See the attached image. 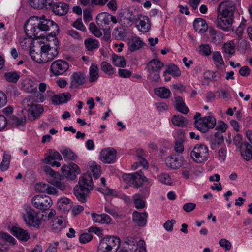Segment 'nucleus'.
Returning a JSON list of instances; mask_svg holds the SVG:
<instances>
[{
    "label": "nucleus",
    "instance_id": "nucleus-35",
    "mask_svg": "<svg viewBox=\"0 0 252 252\" xmlns=\"http://www.w3.org/2000/svg\"><path fill=\"white\" fill-rule=\"evenodd\" d=\"M98 67L94 64H92L89 70V82L91 83L97 81L99 77Z\"/></svg>",
    "mask_w": 252,
    "mask_h": 252
},
{
    "label": "nucleus",
    "instance_id": "nucleus-61",
    "mask_svg": "<svg viewBox=\"0 0 252 252\" xmlns=\"http://www.w3.org/2000/svg\"><path fill=\"white\" fill-rule=\"evenodd\" d=\"M49 182L51 184L58 188L61 190H64L66 188L65 184L61 182L60 181H58L55 179H52Z\"/></svg>",
    "mask_w": 252,
    "mask_h": 252
},
{
    "label": "nucleus",
    "instance_id": "nucleus-15",
    "mask_svg": "<svg viewBox=\"0 0 252 252\" xmlns=\"http://www.w3.org/2000/svg\"><path fill=\"white\" fill-rule=\"evenodd\" d=\"M62 159V156L58 152L52 150H49L47 156L42 161L44 163L50 164L53 167L56 166L59 167L61 166L60 163L54 160H61Z\"/></svg>",
    "mask_w": 252,
    "mask_h": 252
},
{
    "label": "nucleus",
    "instance_id": "nucleus-18",
    "mask_svg": "<svg viewBox=\"0 0 252 252\" xmlns=\"http://www.w3.org/2000/svg\"><path fill=\"white\" fill-rule=\"evenodd\" d=\"M49 9H52L56 15L60 16L65 15L67 13L69 9V5L64 2H53Z\"/></svg>",
    "mask_w": 252,
    "mask_h": 252
},
{
    "label": "nucleus",
    "instance_id": "nucleus-5",
    "mask_svg": "<svg viewBox=\"0 0 252 252\" xmlns=\"http://www.w3.org/2000/svg\"><path fill=\"white\" fill-rule=\"evenodd\" d=\"M120 245V239L116 236H107L100 241L98 252H116Z\"/></svg>",
    "mask_w": 252,
    "mask_h": 252
},
{
    "label": "nucleus",
    "instance_id": "nucleus-59",
    "mask_svg": "<svg viewBox=\"0 0 252 252\" xmlns=\"http://www.w3.org/2000/svg\"><path fill=\"white\" fill-rule=\"evenodd\" d=\"M174 149L177 153H182L183 152L184 148L182 139L180 138L176 141Z\"/></svg>",
    "mask_w": 252,
    "mask_h": 252
},
{
    "label": "nucleus",
    "instance_id": "nucleus-10",
    "mask_svg": "<svg viewBox=\"0 0 252 252\" xmlns=\"http://www.w3.org/2000/svg\"><path fill=\"white\" fill-rule=\"evenodd\" d=\"M216 124V120L213 116H207L197 121L195 128L202 133H206L210 129H213Z\"/></svg>",
    "mask_w": 252,
    "mask_h": 252
},
{
    "label": "nucleus",
    "instance_id": "nucleus-62",
    "mask_svg": "<svg viewBox=\"0 0 252 252\" xmlns=\"http://www.w3.org/2000/svg\"><path fill=\"white\" fill-rule=\"evenodd\" d=\"M196 207V204L192 202L185 203L183 206V210L187 213L190 212L194 210Z\"/></svg>",
    "mask_w": 252,
    "mask_h": 252
},
{
    "label": "nucleus",
    "instance_id": "nucleus-48",
    "mask_svg": "<svg viewBox=\"0 0 252 252\" xmlns=\"http://www.w3.org/2000/svg\"><path fill=\"white\" fill-rule=\"evenodd\" d=\"M235 47L233 41H231L224 43L223 45V49L226 53L233 55L235 53Z\"/></svg>",
    "mask_w": 252,
    "mask_h": 252
},
{
    "label": "nucleus",
    "instance_id": "nucleus-32",
    "mask_svg": "<svg viewBox=\"0 0 252 252\" xmlns=\"http://www.w3.org/2000/svg\"><path fill=\"white\" fill-rule=\"evenodd\" d=\"M22 87L28 93H35L37 90L35 83L31 79L25 80L22 84Z\"/></svg>",
    "mask_w": 252,
    "mask_h": 252
},
{
    "label": "nucleus",
    "instance_id": "nucleus-27",
    "mask_svg": "<svg viewBox=\"0 0 252 252\" xmlns=\"http://www.w3.org/2000/svg\"><path fill=\"white\" fill-rule=\"evenodd\" d=\"M91 216L93 221L95 222L101 224H109L111 221L110 217L106 214L99 215L94 213H92Z\"/></svg>",
    "mask_w": 252,
    "mask_h": 252
},
{
    "label": "nucleus",
    "instance_id": "nucleus-44",
    "mask_svg": "<svg viewBox=\"0 0 252 252\" xmlns=\"http://www.w3.org/2000/svg\"><path fill=\"white\" fill-rule=\"evenodd\" d=\"M10 159V155H9L6 152H4L3 156L2 161L0 164V169L2 171H5L8 169L9 167Z\"/></svg>",
    "mask_w": 252,
    "mask_h": 252
},
{
    "label": "nucleus",
    "instance_id": "nucleus-17",
    "mask_svg": "<svg viewBox=\"0 0 252 252\" xmlns=\"http://www.w3.org/2000/svg\"><path fill=\"white\" fill-rule=\"evenodd\" d=\"M96 21L99 28L102 29L104 32L107 30H110V14L107 12L100 13L96 16Z\"/></svg>",
    "mask_w": 252,
    "mask_h": 252
},
{
    "label": "nucleus",
    "instance_id": "nucleus-6",
    "mask_svg": "<svg viewBox=\"0 0 252 252\" xmlns=\"http://www.w3.org/2000/svg\"><path fill=\"white\" fill-rule=\"evenodd\" d=\"M54 46L51 47L50 45L46 44L41 46L40 53L42 59V63H44L53 60L59 54V43L57 38L53 39Z\"/></svg>",
    "mask_w": 252,
    "mask_h": 252
},
{
    "label": "nucleus",
    "instance_id": "nucleus-34",
    "mask_svg": "<svg viewBox=\"0 0 252 252\" xmlns=\"http://www.w3.org/2000/svg\"><path fill=\"white\" fill-rule=\"evenodd\" d=\"M155 94L161 98L167 99L170 97L171 92L169 89L162 87L155 89Z\"/></svg>",
    "mask_w": 252,
    "mask_h": 252
},
{
    "label": "nucleus",
    "instance_id": "nucleus-28",
    "mask_svg": "<svg viewBox=\"0 0 252 252\" xmlns=\"http://www.w3.org/2000/svg\"><path fill=\"white\" fill-rule=\"evenodd\" d=\"M175 99V108L182 113L186 114L189 111L188 108L186 106L184 101L182 97L176 96Z\"/></svg>",
    "mask_w": 252,
    "mask_h": 252
},
{
    "label": "nucleus",
    "instance_id": "nucleus-12",
    "mask_svg": "<svg viewBox=\"0 0 252 252\" xmlns=\"http://www.w3.org/2000/svg\"><path fill=\"white\" fill-rule=\"evenodd\" d=\"M117 155V151L113 148L109 147L101 151L100 159L104 163L111 164L115 162Z\"/></svg>",
    "mask_w": 252,
    "mask_h": 252
},
{
    "label": "nucleus",
    "instance_id": "nucleus-55",
    "mask_svg": "<svg viewBox=\"0 0 252 252\" xmlns=\"http://www.w3.org/2000/svg\"><path fill=\"white\" fill-rule=\"evenodd\" d=\"M72 26L75 29L82 32L86 31V28L82 23L81 18L77 19V20L72 23Z\"/></svg>",
    "mask_w": 252,
    "mask_h": 252
},
{
    "label": "nucleus",
    "instance_id": "nucleus-7",
    "mask_svg": "<svg viewBox=\"0 0 252 252\" xmlns=\"http://www.w3.org/2000/svg\"><path fill=\"white\" fill-rule=\"evenodd\" d=\"M22 105L28 112V117L31 121L38 118L43 111V107L39 104H34L30 98H25L22 101Z\"/></svg>",
    "mask_w": 252,
    "mask_h": 252
},
{
    "label": "nucleus",
    "instance_id": "nucleus-9",
    "mask_svg": "<svg viewBox=\"0 0 252 252\" xmlns=\"http://www.w3.org/2000/svg\"><path fill=\"white\" fill-rule=\"evenodd\" d=\"M209 150L204 144L196 145L190 153V156L194 161L201 163L208 159Z\"/></svg>",
    "mask_w": 252,
    "mask_h": 252
},
{
    "label": "nucleus",
    "instance_id": "nucleus-14",
    "mask_svg": "<svg viewBox=\"0 0 252 252\" xmlns=\"http://www.w3.org/2000/svg\"><path fill=\"white\" fill-rule=\"evenodd\" d=\"M119 22L123 27H129L132 25L135 16L129 9H125L119 14Z\"/></svg>",
    "mask_w": 252,
    "mask_h": 252
},
{
    "label": "nucleus",
    "instance_id": "nucleus-33",
    "mask_svg": "<svg viewBox=\"0 0 252 252\" xmlns=\"http://www.w3.org/2000/svg\"><path fill=\"white\" fill-rule=\"evenodd\" d=\"M209 32L212 37V41L215 44H219L223 40V34L214 29H210Z\"/></svg>",
    "mask_w": 252,
    "mask_h": 252
},
{
    "label": "nucleus",
    "instance_id": "nucleus-45",
    "mask_svg": "<svg viewBox=\"0 0 252 252\" xmlns=\"http://www.w3.org/2000/svg\"><path fill=\"white\" fill-rule=\"evenodd\" d=\"M19 74L16 71L6 72L4 74L5 79L9 82L15 83L20 78Z\"/></svg>",
    "mask_w": 252,
    "mask_h": 252
},
{
    "label": "nucleus",
    "instance_id": "nucleus-30",
    "mask_svg": "<svg viewBox=\"0 0 252 252\" xmlns=\"http://www.w3.org/2000/svg\"><path fill=\"white\" fill-rule=\"evenodd\" d=\"M166 164L168 167L172 169L180 167L182 164L181 161L176 156H172L168 157L166 159Z\"/></svg>",
    "mask_w": 252,
    "mask_h": 252
},
{
    "label": "nucleus",
    "instance_id": "nucleus-41",
    "mask_svg": "<svg viewBox=\"0 0 252 252\" xmlns=\"http://www.w3.org/2000/svg\"><path fill=\"white\" fill-rule=\"evenodd\" d=\"M10 124L13 126H24L26 122V118L25 116L18 117L16 116H12L9 120Z\"/></svg>",
    "mask_w": 252,
    "mask_h": 252
},
{
    "label": "nucleus",
    "instance_id": "nucleus-63",
    "mask_svg": "<svg viewBox=\"0 0 252 252\" xmlns=\"http://www.w3.org/2000/svg\"><path fill=\"white\" fill-rule=\"evenodd\" d=\"M219 244L220 246L225 249L226 251H228L231 249V243L227 240L222 238L219 241Z\"/></svg>",
    "mask_w": 252,
    "mask_h": 252
},
{
    "label": "nucleus",
    "instance_id": "nucleus-38",
    "mask_svg": "<svg viewBox=\"0 0 252 252\" xmlns=\"http://www.w3.org/2000/svg\"><path fill=\"white\" fill-rule=\"evenodd\" d=\"M166 74H171L175 77H178L181 75V73L178 66L175 64L167 66V69L163 73V76H165Z\"/></svg>",
    "mask_w": 252,
    "mask_h": 252
},
{
    "label": "nucleus",
    "instance_id": "nucleus-23",
    "mask_svg": "<svg viewBox=\"0 0 252 252\" xmlns=\"http://www.w3.org/2000/svg\"><path fill=\"white\" fill-rule=\"evenodd\" d=\"M86 82V76L81 72H77L73 73L71 77V86L77 88L79 85H82Z\"/></svg>",
    "mask_w": 252,
    "mask_h": 252
},
{
    "label": "nucleus",
    "instance_id": "nucleus-51",
    "mask_svg": "<svg viewBox=\"0 0 252 252\" xmlns=\"http://www.w3.org/2000/svg\"><path fill=\"white\" fill-rule=\"evenodd\" d=\"M93 177L97 179L101 175L100 166L95 163H93L90 167Z\"/></svg>",
    "mask_w": 252,
    "mask_h": 252
},
{
    "label": "nucleus",
    "instance_id": "nucleus-53",
    "mask_svg": "<svg viewBox=\"0 0 252 252\" xmlns=\"http://www.w3.org/2000/svg\"><path fill=\"white\" fill-rule=\"evenodd\" d=\"M123 240L125 243L132 246V248H130L132 251L136 250L137 249V247L136 245L137 242L134 237L131 236L126 237L124 238Z\"/></svg>",
    "mask_w": 252,
    "mask_h": 252
},
{
    "label": "nucleus",
    "instance_id": "nucleus-24",
    "mask_svg": "<svg viewBox=\"0 0 252 252\" xmlns=\"http://www.w3.org/2000/svg\"><path fill=\"white\" fill-rule=\"evenodd\" d=\"M164 63L160 60L158 59H153L147 64V69L148 71H160L163 67Z\"/></svg>",
    "mask_w": 252,
    "mask_h": 252
},
{
    "label": "nucleus",
    "instance_id": "nucleus-43",
    "mask_svg": "<svg viewBox=\"0 0 252 252\" xmlns=\"http://www.w3.org/2000/svg\"><path fill=\"white\" fill-rule=\"evenodd\" d=\"M63 175L67 179L70 180H74L77 177L75 172L71 171V170L68 167V166L64 165L61 168Z\"/></svg>",
    "mask_w": 252,
    "mask_h": 252
},
{
    "label": "nucleus",
    "instance_id": "nucleus-56",
    "mask_svg": "<svg viewBox=\"0 0 252 252\" xmlns=\"http://www.w3.org/2000/svg\"><path fill=\"white\" fill-rule=\"evenodd\" d=\"M159 180L160 182L167 185H170L172 183L171 179L168 174L162 173L158 176Z\"/></svg>",
    "mask_w": 252,
    "mask_h": 252
},
{
    "label": "nucleus",
    "instance_id": "nucleus-40",
    "mask_svg": "<svg viewBox=\"0 0 252 252\" xmlns=\"http://www.w3.org/2000/svg\"><path fill=\"white\" fill-rule=\"evenodd\" d=\"M224 141V138L222 133L217 132L214 135V138L212 141L211 148L216 149L218 146L221 145Z\"/></svg>",
    "mask_w": 252,
    "mask_h": 252
},
{
    "label": "nucleus",
    "instance_id": "nucleus-31",
    "mask_svg": "<svg viewBox=\"0 0 252 252\" xmlns=\"http://www.w3.org/2000/svg\"><path fill=\"white\" fill-rule=\"evenodd\" d=\"M143 44L144 43L139 37H133L129 42V49L130 51L134 52L141 48Z\"/></svg>",
    "mask_w": 252,
    "mask_h": 252
},
{
    "label": "nucleus",
    "instance_id": "nucleus-64",
    "mask_svg": "<svg viewBox=\"0 0 252 252\" xmlns=\"http://www.w3.org/2000/svg\"><path fill=\"white\" fill-rule=\"evenodd\" d=\"M176 223L175 220H167L163 224V227L167 231H172L173 229V225Z\"/></svg>",
    "mask_w": 252,
    "mask_h": 252
},
{
    "label": "nucleus",
    "instance_id": "nucleus-36",
    "mask_svg": "<svg viewBox=\"0 0 252 252\" xmlns=\"http://www.w3.org/2000/svg\"><path fill=\"white\" fill-rule=\"evenodd\" d=\"M126 36V30L122 27L115 28L112 33V36L117 40H123Z\"/></svg>",
    "mask_w": 252,
    "mask_h": 252
},
{
    "label": "nucleus",
    "instance_id": "nucleus-16",
    "mask_svg": "<svg viewBox=\"0 0 252 252\" xmlns=\"http://www.w3.org/2000/svg\"><path fill=\"white\" fill-rule=\"evenodd\" d=\"M29 21L30 19L24 25V30L27 35L31 38H37L41 36L39 34V31L36 22H29Z\"/></svg>",
    "mask_w": 252,
    "mask_h": 252
},
{
    "label": "nucleus",
    "instance_id": "nucleus-4",
    "mask_svg": "<svg viewBox=\"0 0 252 252\" xmlns=\"http://www.w3.org/2000/svg\"><path fill=\"white\" fill-rule=\"evenodd\" d=\"M29 22H36L39 31L47 32L51 30V34L53 36H56L59 33L58 25L53 21L46 19L45 15H42L41 17H31Z\"/></svg>",
    "mask_w": 252,
    "mask_h": 252
},
{
    "label": "nucleus",
    "instance_id": "nucleus-3",
    "mask_svg": "<svg viewBox=\"0 0 252 252\" xmlns=\"http://www.w3.org/2000/svg\"><path fill=\"white\" fill-rule=\"evenodd\" d=\"M122 178L126 184L136 188L141 187L143 182L149 186L152 183V180L146 177L141 170L133 173H125L122 175Z\"/></svg>",
    "mask_w": 252,
    "mask_h": 252
},
{
    "label": "nucleus",
    "instance_id": "nucleus-42",
    "mask_svg": "<svg viewBox=\"0 0 252 252\" xmlns=\"http://www.w3.org/2000/svg\"><path fill=\"white\" fill-rule=\"evenodd\" d=\"M172 122L176 126L183 127L187 125L188 121L183 116L175 115L172 119Z\"/></svg>",
    "mask_w": 252,
    "mask_h": 252
},
{
    "label": "nucleus",
    "instance_id": "nucleus-46",
    "mask_svg": "<svg viewBox=\"0 0 252 252\" xmlns=\"http://www.w3.org/2000/svg\"><path fill=\"white\" fill-rule=\"evenodd\" d=\"M112 62L115 65L118 67H124L126 64L124 58L123 56L117 55H114L113 56Z\"/></svg>",
    "mask_w": 252,
    "mask_h": 252
},
{
    "label": "nucleus",
    "instance_id": "nucleus-13",
    "mask_svg": "<svg viewBox=\"0 0 252 252\" xmlns=\"http://www.w3.org/2000/svg\"><path fill=\"white\" fill-rule=\"evenodd\" d=\"M69 68L68 63L63 60H57L52 63L50 71L55 76L64 73Z\"/></svg>",
    "mask_w": 252,
    "mask_h": 252
},
{
    "label": "nucleus",
    "instance_id": "nucleus-26",
    "mask_svg": "<svg viewBox=\"0 0 252 252\" xmlns=\"http://www.w3.org/2000/svg\"><path fill=\"white\" fill-rule=\"evenodd\" d=\"M57 205L60 210L64 212H68L72 207L71 201L67 198H62L58 201Z\"/></svg>",
    "mask_w": 252,
    "mask_h": 252
},
{
    "label": "nucleus",
    "instance_id": "nucleus-20",
    "mask_svg": "<svg viewBox=\"0 0 252 252\" xmlns=\"http://www.w3.org/2000/svg\"><path fill=\"white\" fill-rule=\"evenodd\" d=\"M11 232L14 236L21 241L25 242L30 238L29 233L19 227L13 226L11 229Z\"/></svg>",
    "mask_w": 252,
    "mask_h": 252
},
{
    "label": "nucleus",
    "instance_id": "nucleus-19",
    "mask_svg": "<svg viewBox=\"0 0 252 252\" xmlns=\"http://www.w3.org/2000/svg\"><path fill=\"white\" fill-rule=\"evenodd\" d=\"M53 0H30V3L34 8L49 10Z\"/></svg>",
    "mask_w": 252,
    "mask_h": 252
},
{
    "label": "nucleus",
    "instance_id": "nucleus-25",
    "mask_svg": "<svg viewBox=\"0 0 252 252\" xmlns=\"http://www.w3.org/2000/svg\"><path fill=\"white\" fill-rule=\"evenodd\" d=\"M195 30L200 33L205 32L208 27L205 20L201 18H196L193 22Z\"/></svg>",
    "mask_w": 252,
    "mask_h": 252
},
{
    "label": "nucleus",
    "instance_id": "nucleus-1",
    "mask_svg": "<svg viewBox=\"0 0 252 252\" xmlns=\"http://www.w3.org/2000/svg\"><path fill=\"white\" fill-rule=\"evenodd\" d=\"M235 5L232 1L220 2L217 7V26L224 31H230L234 22Z\"/></svg>",
    "mask_w": 252,
    "mask_h": 252
},
{
    "label": "nucleus",
    "instance_id": "nucleus-60",
    "mask_svg": "<svg viewBox=\"0 0 252 252\" xmlns=\"http://www.w3.org/2000/svg\"><path fill=\"white\" fill-rule=\"evenodd\" d=\"M148 77L150 79L155 82H158L160 79V71H148Z\"/></svg>",
    "mask_w": 252,
    "mask_h": 252
},
{
    "label": "nucleus",
    "instance_id": "nucleus-39",
    "mask_svg": "<svg viewBox=\"0 0 252 252\" xmlns=\"http://www.w3.org/2000/svg\"><path fill=\"white\" fill-rule=\"evenodd\" d=\"M243 145L246 149L241 153V156L247 161L250 160L252 157V146L248 142H244Z\"/></svg>",
    "mask_w": 252,
    "mask_h": 252
},
{
    "label": "nucleus",
    "instance_id": "nucleus-21",
    "mask_svg": "<svg viewBox=\"0 0 252 252\" xmlns=\"http://www.w3.org/2000/svg\"><path fill=\"white\" fill-rule=\"evenodd\" d=\"M71 97V94L68 92L59 94L54 95L51 98L52 102L54 105H59L66 103Z\"/></svg>",
    "mask_w": 252,
    "mask_h": 252
},
{
    "label": "nucleus",
    "instance_id": "nucleus-49",
    "mask_svg": "<svg viewBox=\"0 0 252 252\" xmlns=\"http://www.w3.org/2000/svg\"><path fill=\"white\" fill-rule=\"evenodd\" d=\"M212 58L217 68H219L220 65L224 64L220 52L216 51L214 52Z\"/></svg>",
    "mask_w": 252,
    "mask_h": 252
},
{
    "label": "nucleus",
    "instance_id": "nucleus-50",
    "mask_svg": "<svg viewBox=\"0 0 252 252\" xmlns=\"http://www.w3.org/2000/svg\"><path fill=\"white\" fill-rule=\"evenodd\" d=\"M62 154L64 158H66L70 160H74L77 158V156L72 151L69 149H63L62 151Z\"/></svg>",
    "mask_w": 252,
    "mask_h": 252
},
{
    "label": "nucleus",
    "instance_id": "nucleus-58",
    "mask_svg": "<svg viewBox=\"0 0 252 252\" xmlns=\"http://www.w3.org/2000/svg\"><path fill=\"white\" fill-rule=\"evenodd\" d=\"M0 238L11 244H15V239L7 233L0 232Z\"/></svg>",
    "mask_w": 252,
    "mask_h": 252
},
{
    "label": "nucleus",
    "instance_id": "nucleus-2",
    "mask_svg": "<svg viewBox=\"0 0 252 252\" xmlns=\"http://www.w3.org/2000/svg\"><path fill=\"white\" fill-rule=\"evenodd\" d=\"M93 189L92 176L87 173L83 174L80 177L78 185L74 187V194L78 201L85 203L90 191Z\"/></svg>",
    "mask_w": 252,
    "mask_h": 252
},
{
    "label": "nucleus",
    "instance_id": "nucleus-22",
    "mask_svg": "<svg viewBox=\"0 0 252 252\" xmlns=\"http://www.w3.org/2000/svg\"><path fill=\"white\" fill-rule=\"evenodd\" d=\"M148 214L146 212L140 213L136 211L133 213V221L139 226L146 225Z\"/></svg>",
    "mask_w": 252,
    "mask_h": 252
},
{
    "label": "nucleus",
    "instance_id": "nucleus-37",
    "mask_svg": "<svg viewBox=\"0 0 252 252\" xmlns=\"http://www.w3.org/2000/svg\"><path fill=\"white\" fill-rule=\"evenodd\" d=\"M85 47L88 51H92L98 48L99 43L98 40L91 38L87 39L84 41Z\"/></svg>",
    "mask_w": 252,
    "mask_h": 252
},
{
    "label": "nucleus",
    "instance_id": "nucleus-47",
    "mask_svg": "<svg viewBox=\"0 0 252 252\" xmlns=\"http://www.w3.org/2000/svg\"><path fill=\"white\" fill-rule=\"evenodd\" d=\"M101 69L108 75H112L114 73L115 69L110 63L103 62L101 64Z\"/></svg>",
    "mask_w": 252,
    "mask_h": 252
},
{
    "label": "nucleus",
    "instance_id": "nucleus-52",
    "mask_svg": "<svg viewBox=\"0 0 252 252\" xmlns=\"http://www.w3.org/2000/svg\"><path fill=\"white\" fill-rule=\"evenodd\" d=\"M139 194H136L133 196L135 206L137 209H142L145 206V202L140 198Z\"/></svg>",
    "mask_w": 252,
    "mask_h": 252
},
{
    "label": "nucleus",
    "instance_id": "nucleus-29",
    "mask_svg": "<svg viewBox=\"0 0 252 252\" xmlns=\"http://www.w3.org/2000/svg\"><path fill=\"white\" fill-rule=\"evenodd\" d=\"M139 23L138 25L139 30L143 32H147L150 28L149 19L147 16H142L139 18Z\"/></svg>",
    "mask_w": 252,
    "mask_h": 252
},
{
    "label": "nucleus",
    "instance_id": "nucleus-11",
    "mask_svg": "<svg viewBox=\"0 0 252 252\" xmlns=\"http://www.w3.org/2000/svg\"><path fill=\"white\" fill-rule=\"evenodd\" d=\"M32 202L35 208L43 211L49 209L53 204L52 200L49 196L43 195L34 196Z\"/></svg>",
    "mask_w": 252,
    "mask_h": 252
},
{
    "label": "nucleus",
    "instance_id": "nucleus-57",
    "mask_svg": "<svg viewBox=\"0 0 252 252\" xmlns=\"http://www.w3.org/2000/svg\"><path fill=\"white\" fill-rule=\"evenodd\" d=\"M92 238V234L89 233H83L80 236L79 242L82 244H85L91 241Z\"/></svg>",
    "mask_w": 252,
    "mask_h": 252
},
{
    "label": "nucleus",
    "instance_id": "nucleus-8",
    "mask_svg": "<svg viewBox=\"0 0 252 252\" xmlns=\"http://www.w3.org/2000/svg\"><path fill=\"white\" fill-rule=\"evenodd\" d=\"M26 214L23 215L27 224L35 227H39L41 224L42 219L40 217V212L35 211L30 206L25 208Z\"/></svg>",
    "mask_w": 252,
    "mask_h": 252
},
{
    "label": "nucleus",
    "instance_id": "nucleus-54",
    "mask_svg": "<svg viewBox=\"0 0 252 252\" xmlns=\"http://www.w3.org/2000/svg\"><path fill=\"white\" fill-rule=\"evenodd\" d=\"M30 55L32 59L35 62L39 63H42V59L41 57V54H38L35 51L31 48L29 51Z\"/></svg>",
    "mask_w": 252,
    "mask_h": 252
}]
</instances>
